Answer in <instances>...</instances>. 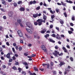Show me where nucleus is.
Returning <instances> with one entry per match:
<instances>
[{
	"instance_id": "nucleus-1",
	"label": "nucleus",
	"mask_w": 75,
	"mask_h": 75,
	"mask_svg": "<svg viewBox=\"0 0 75 75\" xmlns=\"http://www.w3.org/2000/svg\"><path fill=\"white\" fill-rule=\"evenodd\" d=\"M52 54L56 57H58L57 54L59 56H62L63 54V53L62 52L59 54V52H58L57 51H55L54 52H53Z\"/></svg>"
},
{
	"instance_id": "nucleus-2",
	"label": "nucleus",
	"mask_w": 75,
	"mask_h": 75,
	"mask_svg": "<svg viewBox=\"0 0 75 75\" xmlns=\"http://www.w3.org/2000/svg\"><path fill=\"white\" fill-rule=\"evenodd\" d=\"M37 22H38V25H41L42 24V22L45 23V21L44 20L42 19H38L37 21Z\"/></svg>"
},
{
	"instance_id": "nucleus-3",
	"label": "nucleus",
	"mask_w": 75,
	"mask_h": 75,
	"mask_svg": "<svg viewBox=\"0 0 75 75\" xmlns=\"http://www.w3.org/2000/svg\"><path fill=\"white\" fill-rule=\"evenodd\" d=\"M41 16V13H39V14L37 13L35 14H33V18H37V17L39 16L40 17Z\"/></svg>"
},
{
	"instance_id": "nucleus-4",
	"label": "nucleus",
	"mask_w": 75,
	"mask_h": 75,
	"mask_svg": "<svg viewBox=\"0 0 75 75\" xmlns=\"http://www.w3.org/2000/svg\"><path fill=\"white\" fill-rule=\"evenodd\" d=\"M40 48L42 49V50H43L45 52H46L47 51V49H46V47L44 45H42L41 46Z\"/></svg>"
},
{
	"instance_id": "nucleus-5",
	"label": "nucleus",
	"mask_w": 75,
	"mask_h": 75,
	"mask_svg": "<svg viewBox=\"0 0 75 75\" xmlns=\"http://www.w3.org/2000/svg\"><path fill=\"white\" fill-rule=\"evenodd\" d=\"M40 48L42 49V50H43L45 52H46L47 51V49H46V47L44 45H42L41 46Z\"/></svg>"
},
{
	"instance_id": "nucleus-6",
	"label": "nucleus",
	"mask_w": 75,
	"mask_h": 75,
	"mask_svg": "<svg viewBox=\"0 0 75 75\" xmlns=\"http://www.w3.org/2000/svg\"><path fill=\"white\" fill-rule=\"evenodd\" d=\"M18 35H19L20 37H23V33H21V30H18Z\"/></svg>"
},
{
	"instance_id": "nucleus-7",
	"label": "nucleus",
	"mask_w": 75,
	"mask_h": 75,
	"mask_svg": "<svg viewBox=\"0 0 75 75\" xmlns=\"http://www.w3.org/2000/svg\"><path fill=\"white\" fill-rule=\"evenodd\" d=\"M26 25L29 27V28H31V29H32V25H31V23L28 22L26 23Z\"/></svg>"
},
{
	"instance_id": "nucleus-8",
	"label": "nucleus",
	"mask_w": 75,
	"mask_h": 75,
	"mask_svg": "<svg viewBox=\"0 0 75 75\" xmlns=\"http://www.w3.org/2000/svg\"><path fill=\"white\" fill-rule=\"evenodd\" d=\"M17 22L20 24L21 27H23V25L22 24V22H21V20L18 19L17 21Z\"/></svg>"
},
{
	"instance_id": "nucleus-9",
	"label": "nucleus",
	"mask_w": 75,
	"mask_h": 75,
	"mask_svg": "<svg viewBox=\"0 0 75 75\" xmlns=\"http://www.w3.org/2000/svg\"><path fill=\"white\" fill-rule=\"evenodd\" d=\"M13 12H9L8 13V16L9 17H13Z\"/></svg>"
},
{
	"instance_id": "nucleus-10",
	"label": "nucleus",
	"mask_w": 75,
	"mask_h": 75,
	"mask_svg": "<svg viewBox=\"0 0 75 75\" xmlns=\"http://www.w3.org/2000/svg\"><path fill=\"white\" fill-rule=\"evenodd\" d=\"M55 38L57 40H61V37H59V35L58 34H57Z\"/></svg>"
},
{
	"instance_id": "nucleus-11",
	"label": "nucleus",
	"mask_w": 75,
	"mask_h": 75,
	"mask_svg": "<svg viewBox=\"0 0 75 75\" xmlns=\"http://www.w3.org/2000/svg\"><path fill=\"white\" fill-rule=\"evenodd\" d=\"M26 30L28 33H29V34H32V33H33V32L30 29H26Z\"/></svg>"
},
{
	"instance_id": "nucleus-12",
	"label": "nucleus",
	"mask_w": 75,
	"mask_h": 75,
	"mask_svg": "<svg viewBox=\"0 0 75 75\" xmlns=\"http://www.w3.org/2000/svg\"><path fill=\"white\" fill-rule=\"evenodd\" d=\"M66 2H67V3H70V4H72L73 3V2H72V1H68V0H66Z\"/></svg>"
},
{
	"instance_id": "nucleus-13",
	"label": "nucleus",
	"mask_w": 75,
	"mask_h": 75,
	"mask_svg": "<svg viewBox=\"0 0 75 75\" xmlns=\"http://www.w3.org/2000/svg\"><path fill=\"white\" fill-rule=\"evenodd\" d=\"M65 64V62H61L59 65H60V67H61V66L63 65H64Z\"/></svg>"
},
{
	"instance_id": "nucleus-14",
	"label": "nucleus",
	"mask_w": 75,
	"mask_h": 75,
	"mask_svg": "<svg viewBox=\"0 0 75 75\" xmlns=\"http://www.w3.org/2000/svg\"><path fill=\"white\" fill-rule=\"evenodd\" d=\"M49 41H50V42H53L54 43L55 42V41L53 40L51 38H50L49 40Z\"/></svg>"
},
{
	"instance_id": "nucleus-15",
	"label": "nucleus",
	"mask_w": 75,
	"mask_h": 75,
	"mask_svg": "<svg viewBox=\"0 0 75 75\" xmlns=\"http://www.w3.org/2000/svg\"><path fill=\"white\" fill-rule=\"evenodd\" d=\"M19 10L21 11H24V8L22 7L19 9Z\"/></svg>"
},
{
	"instance_id": "nucleus-16",
	"label": "nucleus",
	"mask_w": 75,
	"mask_h": 75,
	"mask_svg": "<svg viewBox=\"0 0 75 75\" xmlns=\"http://www.w3.org/2000/svg\"><path fill=\"white\" fill-rule=\"evenodd\" d=\"M7 58H10V56L9 53H8L6 55Z\"/></svg>"
},
{
	"instance_id": "nucleus-17",
	"label": "nucleus",
	"mask_w": 75,
	"mask_h": 75,
	"mask_svg": "<svg viewBox=\"0 0 75 75\" xmlns=\"http://www.w3.org/2000/svg\"><path fill=\"white\" fill-rule=\"evenodd\" d=\"M34 69L35 70V71H38V68H37L36 67H34Z\"/></svg>"
},
{
	"instance_id": "nucleus-18",
	"label": "nucleus",
	"mask_w": 75,
	"mask_h": 75,
	"mask_svg": "<svg viewBox=\"0 0 75 75\" xmlns=\"http://www.w3.org/2000/svg\"><path fill=\"white\" fill-rule=\"evenodd\" d=\"M0 10H1V11H3V12H6V10H4V9H3L2 8H1Z\"/></svg>"
},
{
	"instance_id": "nucleus-19",
	"label": "nucleus",
	"mask_w": 75,
	"mask_h": 75,
	"mask_svg": "<svg viewBox=\"0 0 75 75\" xmlns=\"http://www.w3.org/2000/svg\"><path fill=\"white\" fill-rule=\"evenodd\" d=\"M61 3H62V6H67L66 4L64 3H63V2H62V1L61 2Z\"/></svg>"
},
{
	"instance_id": "nucleus-20",
	"label": "nucleus",
	"mask_w": 75,
	"mask_h": 75,
	"mask_svg": "<svg viewBox=\"0 0 75 75\" xmlns=\"http://www.w3.org/2000/svg\"><path fill=\"white\" fill-rule=\"evenodd\" d=\"M23 65H25V66H28V64L26 62H24L23 63Z\"/></svg>"
},
{
	"instance_id": "nucleus-21",
	"label": "nucleus",
	"mask_w": 75,
	"mask_h": 75,
	"mask_svg": "<svg viewBox=\"0 0 75 75\" xmlns=\"http://www.w3.org/2000/svg\"><path fill=\"white\" fill-rule=\"evenodd\" d=\"M43 18L44 20H47V16H45V15H43Z\"/></svg>"
},
{
	"instance_id": "nucleus-22",
	"label": "nucleus",
	"mask_w": 75,
	"mask_h": 75,
	"mask_svg": "<svg viewBox=\"0 0 75 75\" xmlns=\"http://www.w3.org/2000/svg\"><path fill=\"white\" fill-rule=\"evenodd\" d=\"M53 74L54 75H57V71H53Z\"/></svg>"
},
{
	"instance_id": "nucleus-23",
	"label": "nucleus",
	"mask_w": 75,
	"mask_h": 75,
	"mask_svg": "<svg viewBox=\"0 0 75 75\" xmlns=\"http://www.w3.org/2000/svg\"><path fill=\"white\" fill-rule=\"evenodd\" d=\"M0 74H3V75H6V73H4V72H3V71H0Z\"/></svg>"
},
{
	"instance_id": "nucleus-24",
	"label": "nucleus",
	"mask_w": 75,
	"mask_h": 75,
	"mask_svg": "<svg viewBox=\"0 0 75 75\" xmlns=\"http://www.w3.org/2000/svg\"><path fill=\"white\" fill-rule=\"evenodd\" d=\"M50 36V35L48 34H47L46 35H45V37L46 38H47V37H49Z\"/></svg>"
},
{
	"instance_id": "nucleus-25",
	"label": "nucleus",
	"mask_w": 75,
	"mask_h": 75,
	"mask_svg": "<svg viewBox=\"0 0 75 75\" xmlns=\"http://www.w3.org/2000/svg\"><path fill=\"white\" fill-rule=\"evenodd\" d=\"M36 10H40V6H39L38 7H37L36 8Z\"/></svg>"
},
{
	"instance_id": "nucleus-26",
	"label": "nucleus",
	"mask_w": 75,
	"mask_h": 75,
	"mask_svg": "<svg viewBox=\"0 0 75 75\" xmlns=\"http://www.w3.org/2000/svg\"><path fill=\"white\" fill-rule=\"evenodd\" d=\"M71 19L73 21H75V16H72Z\"/></svg>"
},
{
	"instance_id": "nucleus-27",
	"label": "nucleus",
	"mask_w": 75,
	"mask_h": 75,
	"mask_svg": "<svg viewBox=\"0 0 75 75\" xmlns=\"http://www.w3.org/2000/svg\"><path fill=\"white\" fill-rule=\"evenodd\" d=\"M21 3H22V1H19L18 2V4H21Z\"/></svg>"
},
{
	"instance_id": "nucleus-28",
	"label": "nucleus",
	"mask_w": 75,
	"mask_h": 75,
	"mask_svg": "<svg viewBox=\"0 0 75 75\" xmlns=\"http://www.w3.org/2000/svg\"><path fill=\"white\" fill-rule=\"evenodd\" d=\"M65 70L66 71H70V69L67 68Z\"/></svg>"
},
{
	"instance_id": "nucleus-29",
	"label": "nucleus",
	"mask_w": 75,
	"mask_h": 75,
	"mask_svg": "<svg viewBox=\"0 0 75 75\" xmlns=\"http://www.w3.org/2000/svg\"><path fill=\"white\" fill-rule=\"evenodd\" d=\"M60 23L61 24H64V21L61 20H60Z\"/></svg>"
},
{
	"instance_id": "nucleus-30",
	"label": "nucleus",
	"mask_w": 75,
	"mask_h": 75,
	"mask_svg": "<svg viewBox=\"0 0 75 75\" xmlns=\"http://www.w3.org/2000/svg\"><path fill=\"white\" fill-rule=\"evenodd\" d=\"M56 11L57 13H59V10L58 8H56Z\"/></svg>"
},
{
	"instance_id": "nucleus-31",
	"label": "nucleus",
	"mask_w": 75,
	"mask_h": 75,
	"mask_svg": "<svg viewBox=\"0 0 75 75\" xmlns=\"http://www.w3.org/2000/svg\"><path fill=\"white\" fill-rule=\"evenodd\" d=\"M33 4H36V3H37V1H35V0L33 1Z\"/></svg>"
},
{
	"instance_id": "nucleus-32",
	"label": "nucleus",
	"mask_w": 75,
	"mask_h": 75,
	"mask_svg": "<svg viewBox=\"0 0 75 75\" xmlns=\"http://www.w3.org/2000/svg\"><path fill=\"white\" fill-rule=\"evenodd\" d=\"M70 59L71 61H74V59L73 58H72V57H70Z\"/></svg>"
},
{
	"instance_id": "nucleus-33",
	"label": "nucleus",
	"mask_w": 75,
	"mask_h": 75,
	"mask_svg": "<svg viewBox=\"0 0 75 75\" xmlns=\"http://www.w3.org/2000/svg\"><path fill=\"white\" fill-rule=\"evenodd\" d=\"M68 33L69 34H72V32L71 31L69 30L68 31Z\"/></svg>"
},
{
	"instance_id": "nucleus-34",
	"label": "nucleus",
	"mask_w": 75,
	"mask_h": 75,
	"mask_svg": "<svg viewBox=\"0 0 75 75\" xmlns=\"http://www.w3.org/2000/svg\"><path fill=\"white\" fill-rule=\"evenodd\" d=\"M52 36V37H53L55 38V37H56V35H55V34H53Z\"/></svg>"
},
{
	"instance_id": "nucleus-35",
	"label": "nucleus",
	"mask_w": 75,
	"mask_h": 75,
	"mask_svg": "<svg viewBox=\"0 0 75 75\" xmlns=\"http://www.w3.org/2000/svg\"><path fill=\"white\" fill-rule=\"evenodd\" d=\"M52 19H53L55 17V16L54 15H52L51 16Z\"/></svg>"
},
{
	"instance_id": "nucleus-36",
	"label": "nucleus",
	"mask_w": 75,
	"mask_h": 75,
	"mask_svg": "<svg viewBox=\"0 0 75 75\" xmlns=\"http://www.w3.org/2000/svg\"><path fill=\"white\" fill-rule=\"evenodd\" d=\"M13 69L14 70H16L17 69V68L16 67L14 66L13 67Z\"/></svg>"
},
{
	"instance_id": "nucleus-37",
	"label": "nucleus",
	"mask_w": 75,
	"mask_h": 75,
	"mask_svg": "<svg viewBox=\"0 0 75 75\" xmlns=\"http://www.w3.org/2000/svg\"><path fill=\"white\" fill-rule=\"evenodd\" d=\"M2 4L4 5H5L6 4V2L4 1H3L2 2Z\"/></svg>"
},
{
	"instance_id": "nucleus-38",
	"label": "nucleus",
	"mask_w": 75,
	"mask_h": 75,
	"mask_svg": "<svg viewBox=\"0 0 75 75\" xmlns=\"http://www.w3.org/2000/svg\"><path fill=\"white\" fill-rule=\"evenodd\" d=\"M37 33H34V36L35 38V37H37Z\"/></svg>"
},
{
	"instance_id": "nucleus-39",
	"label": "nucleus",
	"mask_w": 75,
	"mask_h": 75,
	"mask_svg": "<svg viewBox=\"0 0 75 75\" xmlns=\"http://www.w3.org/2000/svg\"><path fill=\"white\" fill-rule=\"evenodd\" d=\"M22 47H19L18 48V49L19 50V51H21L22 50Z\"/></svg>"
},
{
	"instance_id": "nucleus-40",
	"label": "nucleus",
	"mask_w": 75,
	"mask_h": 75,
	"mask_svg": "<svg viewBox=\"0 0 75 75\" xmlns=\"http://www.w3.org/2000/svg\"><path fill=\"white\" fill-rule=\"evenodd\" d=\"M20 42L21 43H22V44H24V42H23V40H21Z\"/></svg>"
},
{
	"instance_id": "nucleus-41",
	"label": "nucleus",
	"mask_w": 75,
	"mask_h": 75,
	"mask_svg": "<svg viewBox=\"0 0 75 75\" xmlns=\"http://www.w3.org/2000/svg\"><path fill=\"white\" fill-rule=\"evenodd\" d=\"M12 61H13V59H10L9 60V62H12Z\"/></svg>"
},
{
	"instance_id": "nucleus-42",
	"label": "nucleus",
	"mask_w": 75,
	"mask_h": 75,
	"mask_svg": "<svg viewBox=\"0 0 75 75\" xmlns=\"http://www.w3.org/2000/svg\"><path fill=\"white\" fill-rule=\"evenodd\" d=\"M36 56V54H33L31 55V57H35Z\"/></svg>"
},
{
	"instance_id": "nucleus-43",
	"label": "nucleus",
	"mask_w": 75,
	"mask_h": 75,
	"mask_svg": "<svg viewBox=\"0 0 75 75\" xmlns=\"http://www.w3.org/2000/svg\"><path fill=\"white\" fill-rule=\"evenodd\" d=\"M56 29V30H58V31H59V27H56L55 28Z\"/></svg>"
},
{
	"instance_id": "nucleus-44",
	"label": "nucleus",
	"mask_w": 75,
	"mask_h": 75,
	"mask_svg": "<svg viewBox=\"0 0 75 75\" xmlns=\"http://www.w3.org/2000/svg\"><path fill=\"white\" fill-rule=\"evenodd\" d=\"M18 70H19V72H21V69L20 68H19L18 69Z\"/></svg>"
},
{
	"instance_id": "nucleus-45",
	"label": "nucleus",
	"mask_w": 75,
	"mask_h": 75,
	"mask_svg": "<svg viewBox=\"0 0 75 75\" xmlns=\"http://www.w3.org/2000/svg\"><path fill=\"white\" fill-rule=\"evenodd\" d=\"M64 15L65 17H67V14L66 13H64Z\"/></svg>"
},
{
	"instance_id": "nucleus-46",
	"label": "nucleus",
	"mask_w": 75,
	"mask_h": 75,
	"mask_svg": "<svg viewBox=\"0 0 75 75\" xmlns=\"http://www.w3.org/2000/svg\"><path fill=\"white\" fill-rule=\"evenodd\" d=\"M47 65V64H42V65L43 67H45V66H46V65Z\"/></svg>"
},
{
	"instance_id": "nucleus-47",
	"label": "nucleus",
	"mask_w": 75,
	"mask_h": 75,
	"mask_svg": "<svg viewBox=\"0 0 75 75\" xmlns=\"http://www.w3.org/2000/svg\"><path fill=\"white\" fill-rule=\"evenodd\" d=\"M1 58L2 60H4V57L3 56L1 57Z\"/></svg>"
},
{
	"instance_id": "nucleus-48",
	"label": "nucleus",
	"mask_w": 75,
	"mask_h": 75,
	"mask_svg": "<svg viewBox=\"0 0 75 75\" xmlns=\"http://www.w3.org/2000/svg\"><path fill=\"white\" fill-rule=\"evenodd\" d=\"M50 13H51L52 14H54V12H53V11H52L51 10H50Z\"/></svg>"
},
{
	"instance_id": "nucleus-49",
	"label": "nucleus",
	"mask_w": 75,
	"mask_h": 75,
	"mask_svg": "<svg viewBox=\"0 0 75 75\" xmlns=\"http://www.w3.org/2000/svg\"><path fill=\"white\" fill-rule=\"evenodd\" d=\"M12 51H13L14 52H15V49H14V48H12Z\"/></svg>"
},
{
	"instance_id": "nucleus-50",
	"label": "nucleus",
	"mask_w": 75,
	"mask_h": 75,
	"mask_svg": "<svg viewBox=\"0 0 75 75\" xmlns=\"http://www.w3.org/2000/svg\"><path fill=\"white\" fill-rule=\"evenodd\" d=\"M47 68H49V67H50V64H47Z\"/></svg>"
},
{
	"instance_id": "nucleus-51",
	"label": "nucleus",
	"mask_w": 75,
	"mask_h": 75,
	"mask_svg": "<svg viewBox=\"0 0 75 75\" xmlns=\"http://www.w3.org/2000/svg\"><path fill=\"white\" fill-rule=\"evenodd\" d=\"M60 36L61 37H62L63 38H64V37H65V36H64V35H60Z\"/></svg>"
},
{
	"instance_id": "nucleus-52",
	"label": "nucleus",
	"mask_w": 75,
	"mask_h": 75,
	"mask_svg": "<svg viewBox=\"0 0 75 75\" xmlns=\"http://www.w3.org/2000/svg\"><path fill=\"white\" fill-rule=\"evenodd\" d=\"M40 32L42 34H44V33H45V32H44V31L43 30L41 31H40Z\"/></svg>"
},
{
	"instance_id": "nucleus-53",
	"label": "nucleus",
	"mask_w": 75,
	"mask_h": 75,
	"mask_svg": "<svg viewBox=\"0 0 75 75\" xmlns=\"http://www.w3.org/2000/svg\"><path fill=\"white\" fill-rule=\"evenodd\" d=\"M6 44L7 45H8V46H9V45H10V44H9V43L8 42H6Z\"/></svg>"
},
{
	"instance_id": "nucleus-54",
	"label": "nucleus",
	"mask_w": 75,
	"mask_h": 75,
	"mask_svg": "<svg viewBox=\"0 0 75 75\" xmlns=\"http://www.w3.org/2000/svg\"><path fill=\"white\" fill-rule=\"evenodd\" d=\"M64 52H67V49H64Z\"/></svg>"
},
{
	"instance_id": "nucleus-55",
	"label": "nucleus",
	"mask_w": 75,
	"mask_h": 75,
	"mask_svg": "<svg viewBox=\"0 0 75 75\" xmlns=\"http://www.w3.org/2000/svg\"><path fill=\"white\" fill-rule=\"evenodd\" d=\"M3 30V27L1 26H0V30L2 31Z\"/></svg>"
},
{
	"instance_id": "nucleus-56",
	"label": "nucleus",
	"mask_w": 75,
	"mask_h": 75,
	"mask_svg": "<svg viewBox=\"0 0 75 75\" xmlns=\"http://www.w3.org/2000/svg\"><path fill=\"white\" fill-rule=\"evenodd\" d=\"M55 48L56 50H58V47L57 46H55Z\"/></svg>"
},
{
	"instance_id": "nucleus-57",
	"label": "nucleus",
	"mask_w": 75,
	"mask_h": 75,
	"mask_svg": "<svg viewBox=\"0 0 75 75\" xmlns=\"http://www.w3.org/2000/svg\"><path fill=\"white\" fill-rule=\"evenodd\" d=\"M34 24L35 25H38V23H37V22H35L34 23Z\"/></svg>"
},
{
	"instance_id": "nucleus-58",
	"label": "nucleus",
	"mask_w": 75,
	"mask_h": 75,
	"mask_svg": "<svg viewBox=\"0 0 75 75\" xmlns=\"http://www.w3.org/2000/svg\"><path fill=\"white\" fill-rule=\"evenodd\" d=\"M53 27V25H50V28H52Z\"/></svg>"
},
{
	"instance_id": "nucleus-59",
	"label": "nucleus",
	"mask_w": 75,
	"mask_h": 75,
	"mask_svg": "<svg viewBox=\"0 0 75 75\" xmlns=\"http://www.w3.org/2000/svg\"><path fill=\"white\" fill-rule=\"evenodd\" d=\"M14 6L15 7H16L17 6V4L16 3H14Z\"/></svg>"
},
{
	"instance_id": "nucleus-60",
	"label": "nucleus",
	"mask_w": 75,
	"mask_h": 75,
	"mask_svg": "<svg viewBox=\"0 0 75 75\" xmlns=\"http://www.w3.org/2000/svg\"><path fill=\"white\" fill-rule=\"evenodd\" d=\"M31 46H32V44H29L28 45V47H31Z\"/></svg>"
},
{
	"instance_id": "nucleus-61",
	"label": "nucleus",
	"mask_w": 75,
	"mask_h": 75,
	"mask_svg": "<svg viewBox=\"0 0 75 75\" xmlns=\"http://www.w3.org/2000/svg\"><path fill=\"white\" fill-rule=\"evenodd\" d=\"M46 33H48V34H50V33H51V31L49 30H48L47 31Z\"/></svg>"
},
{
	"instance_id": "nucleus-62",
	"label": "nucleus",
	"mask_w": 75,
	"mask_h": 75,
	"mask_svg": "<svg viewBox=\"0 0 75 75\" xmlns=\"http://www.w3.org/2000/svg\"><path fill=\"white\" fill-rule=\"evenodd\" d=\"M13 45L14 47H16V44L15 43H13Z\"/></svg>"
},
{
	"instance_id": "nucleus-63",
	"label": "nucleus",
	"mask_w": 75,
	"mask_h": 75,
	"mask_svg": "<svg viewBox=\"0 0 75 75\" xmlns=\"http://www.w3.org/2000/svg\"><path fill=\"white\" fill-rule=\"evenodd\" d=\"M40 71H44V68H40Z\"/></svg>"
},
{
	"instance_id": "nucleus-64",
	"label": "nucleus",
	"mask_w": 75,
	"mask_h": 75,
	"mask_svg": "<svg viewBox=\"0 0 75 75\" xmlns=\"http://www.w3.org/2000/svg\"><path fill=\"white\" fill-rule=\"evenodd\" d=\"M12 58L13 60H16V57H13Z\"/></svg>"
}]
</instances>
